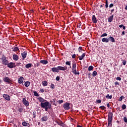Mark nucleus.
<instances>
[{
  "label": "nucleus",
  "mask_w": 127,
  "mask_h": 127,
  "mask_svg": "<svg viewBox=\"0 0 127 127\" xmlns=\"http://www.w3.org/2000/svg\"><path fill=\"white\" fill-rule=\"evenodd\" d=\"M108 0H106V2H105V7L106 8H108L109 7V4L108 3Z\"/></svg>",
  "instance_id": "nucleus-34"
},
{
  "label": "nucleus",
  "mask_w": 127,
  "mask_h": 127,
  "mask_svg": "<svg viewBox=\"0 0 127 127\" xmlns=\"http://www.w3.org/2000/svg\"><path fill=\"white\" fill-rule=\"evenodd\" d=\"M21 56L22 57V59L24 60L26 58V56H27V52H24L23 53H21Z\"/></svg>",
  "instance_id": "nucleus-11"
},
{
  "label": "nucleus",
  "mask_w": 127,
  "mask_h": 127,
  "mask_svg": "<svg viewBox=\"0 0 127 127\" xmlns=\"http://www.w3.org/2000/svg\"><path fill=\"white\" fill-rule=\"evenodd\" d=\"M98 75V72L96 71H94L92 73V76L93 77H96Z\"/></svg>",
  "instance_id": "nucleus-30"
},
{
  "label": "nucleus",
  "mask_w": 127,
  "mask_h": 127,
  "mask_svg": "<svg viewBox=\"0 0 127 127\" xmlns=\"http://www.w3.org/2000/svg\"><path fill=\"white\" fill-rule=\"evenodd\" d=\"M88 75H92L91 73H88Z\"/></svg>",
  "instance_id": "nucleus-63"
},
{
  "label": "nucleus",
  "mask_w": 127,
  "mask_h": 127,
  "mask_svg": "<svg viewBox=\"0 0 127 127\" xmlns=\"http://www.w3.org/2000/svg\"><path fill=\"white\" fill-rule=\"evenodd\" d=\"M124 99H125V96H122L119 98V101H120V102H122Z\"/></svg>",
  "instance_id": "nucleus-33"
},
{
  "label": "nucleus",
  "mask_w": 127,
  "mask_h": 127,
  "mask_svg": "<svg viewBox=\"0 0 127 127\" xmlns=\"http://www.w3.org/2000/svg\"><path fill=\"white\" fill-rule=\"evenodd\" d=\"M35 65L37 67H39V66H40V63H39V62L37 63Z\"/></svg>",
  "instance_id": "nucleus-42"
},
{
  "label": "nucleus",
  "mask_w": 127,
  "mask_h": 127,
  "mask_svg": "<svg viewBox=\"0 0 127 127\" xmlns=\"http://www.w3.org/2000/svg\"><path fill=\"white\" fill-rule=\"evenodd\" d=\"M125 9L127 10V5L125 7Z\"/></svg>",
  "instance_id": "nucleus-60"
},
{
  "label": "nucleus",
  "mask_w": 127,
  "mask_h": 127,
  "mask_svg": "<svg viewBox=\"0 0 127 127\" xmlns=\"http://www.w3.org/2000/svg\"><path fill=\"white\" fill-rule=\"evenodd\" d=\"M77 67V65L76 64V63H72V66L71 69H76Z\"/></svg>",
  "instance_id": "nucleus-29"
},
{
  "label": "nucleus",
  "mask_w": 127,
  "mask_h": 127,
  "mask_svg": "<svg viewBox=\"0 0 127 127\" xmlns=\"http://www.w3.org/2000/svg\"><path fill=\"white\" fill-rule=\"evenodd\" d=\"M107 107L108 108H110V104L108 103V104H107Z\"/></svg>",
  "instance_id": "nucleus-57"
},
{
  "label": "nucleus",
  "mask_w": 127,
  "mask_h": 127,
  "mask_svg": "<svg viewBox=\"0 0 127 127\" xmlns=\"http://www.w3.org/2000/svg\"><path fill=\"white\" fill-rule=\"evenodd\" d=\"M41 108L45 109L46 112H47L48 109H51V104L49 103V102L46 100L43 103H41Z\"/></svg>",
  "instance_id": "nucleus-2"
},
{
  "label": "nucleus",
  "mask_w": 127,
  "mask_h": 127,
  "mask_svg": "<svg viewBox=\"0 0 127 127\" xmlns=\"http://www.w3.org/2000/svg\"><path fill=\"white\" fill-rule=\"evenodd\" d=\"M17 111H18L19 113H22L23 112V108L18 107Z\"/></svg>",
  "instance_id": "nucleus-24"
},
{
  "label": "nucleus",
  "mask_w": 127,
  "mask_h": 127,
  "mask_svg": "<svg viewBox=\"0 0 127 127\" xmlns=\"http://www.w3.org/2000/svg\"><path fill=\"white\" fill-rule=\"evenodd\" d=\"M122 108L123 110H126V109H127V106L125 104H123L122 106Z\"/></svg>",
  "instance_id": "nucleus-37"
},
{
  "label": "nucleus",
  "mask_w": 127,
  "mask_h": 127,
  "mask_svg": "<svg viewBox=\"0 0 127 127\" xmlns=\"http://www.w3.org/2000/svg\"><path fill=\"white\" fill-rule=\"evenodd\" d=\"M113 11H115V9H113L111 10V12H113Z\"/></svg>",
  "instance_id": "nucleus-59"
},
{
  "label": "nucleus",
  "mask_w": 127,
  "mask_h": 127,
  "mask_svg": "<svg viewBox=\"0 0 127 127\" xmlns=\"http://www.w3.org/2000/svg\"><path fill=\"white\" fill-rule=\"evenodd\" d=\"M85 56H86V54L83 53L81 56L79 57V60H83Z\"/></svg>",
  "instance_id": "nucleus-20"
},
{
  "label": "nucleus",
  "mask_w": 127,
  "mask_h": 127,
  "mask_svg": "<svg viewBox=\"0 0 127 127\" xmlns=\"http://www.w3.org/2000/svg\"><path fill=\"white\" fill-rule=\"evenodd\" d=\"M22 126H23V127H28V126H29V123L23 122L22 123Z\"/></svg>",
  "instance_id": "nucleus-23"
},
{
  "label": "nucleus",
  "mask_w": 127,
  "mask_h": 127,
  "mask_svg": "<svg viewBox=\"0 0 127 127\" xmlns=\"http://www.w3.org/2000/svg\"><path fill=\"white\" fill-rule=\"evenodd\" d=\"M30 67H32V64H28L25 65L26 69H28V68H30Z\"/></svg>",
  "instance_id": "nucleus-22"
},
{
  "label": "nucleus",
  "mask_w": 127,
  "mask_h": 127,
  "mask_svg": "<svg viewBox=\"0 0 127 127\" xmlns=\"http://www.w3.org/2000/svg\"><path fill=\"white\" fill-rule=\"evenodd\" d=\"M37 99L40 103H44V102H46V100L42 98V97H38Z\"/></svg>",
  "instance_id": "nucleus-17"
},
{
  "label": "nucleus",
  "mask_w": 127,
  "mask_h": 127,
  "mask_svg": "<svg viewBox=\"0 0 127 127\" xmlns=\"http://www.w3.org/2000/svg\"><path fill=\"white\" fill-rule=\"evenodd\" d=\"M99 108L103 110H106V107H105V106H100L99 107Z\"/></svg>",
  "instance_id": "nucleus-40"
},
{
  "label": "nucleus",
  "mask_w": 127,
  "mask_h": 127,
  "mask_svg": "<svg viewBox=\"0 0 127 127\" xmlns=\"http://www.w3.org/2000/svg\"><path fill=\"white\" fill-rule=\"evenodd\" d=\"M100 12H101V10H100Z\"/></svg>",
  "instance_id": "nucleus-64"
},
{
  "label": "nucleus",
  "mask_w": 127,
  "mask_h": 127,
  "mask_svg": "<svg viewBox=\"0 0 127 127\" xmlns=\"http://www.w3.org/2000/svg\"><path fill=\"white\" fill-rule=\"evenodd\" d=\"M109 41L110 40L109 39V38H103L102 39V42H105L106 43H108V42H109Z\"/></svg>",
  "instance_id": "nucleus-14"
},
{
  "label": "nucleus",
  "mask_w": 127,
  "mask_h": 127,
  "mask_svg": "<svg viewBox=\"0 0 127 127\" xmlns=\"http://www.w3.org/2000/svg\"><path fill=\"white\" fill-rule=\"evenodd\" d=\"M33 118H36V114L35 112L33 113Z\"/></svg>",
  "instance_id": "nucleus-51"
},
{
  "label": "nucleus",
  "mask_w": 127,
  "mask_h": 127,
  "mask_svg": "<svg viewBox=\"0 0 127 127\" xmlns=\"http://www.w3.org/2000/svg\"><path fill=\"white\" fill-rule=\"evenodd\" d=\"M63 107L64 110L68 111V110H70V103L66 102L64 104Z\"/></svg>",
  "instance_id": "nucleus-5"
},
{
  "label": "nucleus",
  "mask_w": 127,
  "mask_h": 127,
  "mask_svg": "<svg viewBox=\"0 0 127 127\" xmlns=\"http://www.w3.org/2000/svg\"><path fill=\"white\" fill-rule=\"evenodd\" d=\"M40 62L42 64H48V61H47V60H41Z\"/></svg>",
  "instance_id": "nucleus-21"
},
{
  "label": "nucleus",
  "mask_w": 127,
  "mask_h": 127,
  "mask_svg": "<svg viewBox=\"0 0 127 127\" xmlns=\"http://www.w3.org/2000/svg\"><path fill=\"white\" fill-rule=\"evenodd\" d=\"M94 69V67L92 65L89 66L88 70V71H92Z\"/></svg>",
  "instance_id": "nucleus-32"
},
{
  "label": "nucleus",
  "mask_w": 127,
  "mask_h": 127,
  "mask_svg": "<svg viewBox=\"0 0 127 127\" xmlns=\"http://www.w3.org/2000/svg\"><path fill=\"white\" fill-rule=\"evenodd\" d=\"M72 59H75V58H76V54H73L72 56Z\"/></svg>",
  "instance_id": "nucleus-45"
},
{
  "label": "nucleus",
  "mask_w": 127,
  "mask_h": 127,
  "mask_svg": "<svg viewBox=\"0 0 127 127\" xmlns=\"http://www.w3.org/2000/svg\"><path fill=\"white\" fill-rule=\"evenodd\" d=\"M123 120H124L125 123H127V117H124Z\"/></svg>",
  "instance_id": "nucleus-41"
},
{
  "label": "nucleus",
  "mask_w": 127,
  "mask_h": 127,
  "mask_svg": "<svg viewBox=\"0 0 127 127\" xmlns=\"http://www.w3.org/2000/svg\"><path fill=\"white\" fill-rule=\"evenodd\" d=\"M82 47H79V48H78V51L79 52H81L82 51Z\"/></svg>",
  "instance_id": "nucleus-44"
},
{
  "label": "nucleus",
  "mask_w": 127,
  "mask_h": 127,
  "mask_svg": "<svg viewBox=\"0 0 127 127\" xmlns=\"http://www.w3.org/2000/svg\"><path fill=\"white\" fill-rule=\"evenodd\" d=\"M23 80H24V78H23V77L21 76L18 79V83H19V84H22V83H23Z\"/></svg>",
  "instance_id": "nucleus-16"
},
{
  "label": "nucleus",
  "mask_w": 127,
  "mask_h": 127,
  "mask_svg": "<svg viewBox=\"0 0 127 127\" xmlns=\"http://www.w3.org/2000/svg\"><path fill=\"white\" fill-rule=\"evenodd\" d=\"M126 64H127V61H123V64L124 65H125Z\"/></svg>",
  "instance_id": "nucleus-48"
},
{
  "label": "nucleus",
  "mask_w": 127,
  "mask_h": 127,
  "mask_svg": "<svg viewBox=\"0 0 127 127\" xmlns=\"http://www.w3.org/2000/svg\"><path fill=\"white\" fill-rule=\"evenodd\" d=\"M122 27H123L124 30H125L126 29V26H123Z\"/></svg>",
  "instance_id": "nucleus-58"
},
{
  "label": "nucleus",
  "mask_w": 127,
  "mask_h": 127,
  "mask_svg": "<svg viewBox=\"0 0 127 127\" xmlns=\"http://www.w3.org/2000/svg\"><path fill=\"white\" fill-rule=\"evenodd\" d=\"M34 95L36 96V97H39V94H38V93H37V92L36 91H34Z\"/></svg>",
  "instance_id": "nucleus-35"
},
{
  "label": "nucleus",
  "mask_w": 127,
  "mask_h": 127,
  "mask_svg": "<svg viewBox=\"0 0 127 127\" xmlns=\"http://www.w3.org/2000/svg\"><path fill=\"white\" fill-rule=\"evenodd\" d=\"M56 79L57 81H59V80H60V77L57 76Z\"/></svg>",
  "instance_id": "nucleus-50"
},
{
  "label": "nucleus",
  "mask_w": 127,
  "mask_h": 127,
  "mask_svg": "<svg viewBox=\"0 0 127 127\" xmlns=\"http://www.w3.org/2000/svg\"><path fill=\"white\" fill-rule=\"evenodd\" d=\"M51 70L52 72L59 73L60 71H66L67 70V66H58L57 67L52 68Z\"/></svg>",
  "instance_id": "nucleus-1"
},
{
  "label": "nucleus",
  "mask_w": 127,
  "mask_h": 127,
  "mask_svg": "<svg viewBox=\"0 0 127 127\" xmlns=\"http://www.w3.org/2000/svg\"><path fill=\"white\" fill-rule=\"evenodd\" d=\"M0 63L2 64V65H4L5 66H6L7 65V64L8 63V60L6 59V57H5L4 55H3L0 59Z\"/></svg>",
  "instance_id": "nucleus-4"
},
{
  "label": "nucleus",
  "mask_w": 127,
  "mask_h": 127,
  "mask_svg": "<svg viewBox=\"0 0 127 127\" xmlns=\"http://www.w3.org/2000/svg\"><path fill=\"white\" fill-rule=\"evenodd\" d=\"M51 89H52V90H54V89H55V86H54V84H51Z\"/></svg>",
  "instance_id": "nucleus-39"
},
{
  "label": "nucleus",
  "mask_w": 127,
  "mask_h": 127,
  "mask_svg": "<svg viewBox=\"0 0 127 127\" xmlns=\"http://www.w3.org/2000/svg\"><path fill=\"white\" fill-rule=\"evenodd\" d=\"M40 92H41V93H44V89H40Z\"/></svg>",
  "instance_id": "nucleus-52"
},
{
  "label": "nucleus",
  "mask_w": 127,
  "mask_h": 127,
  "mask_svg": "<svg viewBox=\"0 0 127 127\" xmlns=\"http://www.w3.org/2000/svg\"><path fill=\"white\" fill-rule=\"evenodd\" d=\"M71 72L74 74V75H79L80 74V72H79L78 71H77L76 68H72L71 70Z\"/></svg>",
  "instance_id": "nucleus-10"
},
{
  "label": "nucleus",
  "mask_w": 127,
  "mask_h": 127,
  "mask_svg": "<svg viewBox=\"0 0 127 127\" xmlns=\"http://www.w3.org/2000/svg\"><path fill=\"white\" fill-rule=\"evenodd\" d=\"M106 99H112V95H109V94H108L106 96Z\"/></svg>",
  "instance_id": "nucleus-36"
},
{
  "label": "nucleus",
  "mask_w": 127,
  "mask_h": 127,
  "mask_svg": "<svg viewBox=\"0 0 127 127\" xmlns=\"http://www.w3.org/2000/svg\"><path fill=\"white\" fill-rule=\"evenodd\" d=\"M109 40L111 41V42H116V41L115 40V38H114V37L112 36L109 37Z\"/></svg>",
  "instance_id": "nucleus-26"
},
{
  "label": "nucleus",
  "mask_w": 127,
  "mask_h": 127,
  "mask_svg": "<svg viewBox=\"0 0 127 127\" xmlns=\"http://www.w3.org/2000/svg\"><path fill=\"white\" fill-rule=\"evenodd\" d=\"M113 6H114V4L113 3H111L109 5L110 8H111V7H113Z\"/></svg>",
  "instance_id": "nucleus-49"
},
{
  "label": "nucleus",
  "mask_w": 127,
  "mask_h": 127,
  "mask_svg": "<svg viewBox=\"0 0 127 127\" xmlns=\"http://www.w3.org/2000/svg\"><path fill=\"white\" fill-rule=\"evenodd\" d=\"M65 65H68L71 68V62L67 61L65 62Z\"/></svg>",
  "instance_id": "nucleus-31"
},
{
  "label": "nucleus",
  "mask_w": 127,
  "mask_h": 127,
  "mask_svg": "<svg viewBox=\"0 0 127 127\" xmlns=\"http://www.w3.org/2000/svg\"><path fill=\"white\" fill-rule=\"evenodd\" d=\"M24 85L25 87H29L30 86V82L29 81H26L25 82Z\"/></svg>",
  "instance_id": "nucleus-27"
},
{
  "label": "nucleus",
  "mask_w": 127,
  "mask_h": 127,
  "mask_svg": "<svg viewBox=\"0 0 127 127\" xmlns=\"http://www.w3.org/2000/svg\"><path fill=\"white\" fill-rule=\"evenodd\" d=\"M3 81H4L5 83H8V84H9V83H10L11 80L10 79H9V78L5 77L3 78Z\"/></svg>",
  "instance_id": "nucleus-9"
},
{
  "label": "nucleus",
  "mask_w": 127,
  "mask_h": 127,
  "mask_svg": "<svg viewBox=\"0 0 127 127\" xmlns=\"http://www.w3.org/2000/svg\"><path fill=\"white\" fill-rule=\"evenodd\" d=\"M125 31H123L121 35H125Z\"/></svg>",
  "instance_id": "nucleus-56"
},
{
  "label": "nucleus",
  "mask_w": 127,
  "mask_h": 127,
  "mask_svg": "<svg viewBox=\"0 0 127 127\" xmlns=\"http://www.w3.org/2000/svg\"><path fill=\"white\" fill-rule=\"evenodd\" d=\"M116 80L118 81H121L122 80V78L120 76H118L116 78Z\"/></svg>",
  "instance_id": "nucleus-43"
},
{
  "label": "nucleus",
  "mask_w": 127,
  "mask_h": 127,
  "mask_svg": "<svg viewBox=\"0 0 127 127\" xmlns=\"http://www.w3.org/2000/svg\"><path fill=\"white\" fill-rule=\"evenodd\" d=\"M48 120V117L47 116H44L41 118L42 122H46Z\"/></svg>",
  "instance_id": "nucleus-13"
},
{
  "label": "nucleus",
  "mask_w": 127,
  "mask_h": 127,
  "mask_svg": "<svg viewBox=\"0 0 127 127\" xmlns=\"http://www.w3.org/2000/svg\"><path fill=\"white\" fill-rule=\"evenodd\" d=\"M42 85L44 87H46V86L48 85V83H47V81H44L42 82Z\"/></svg>",
  "instance_id": "nucleus-28"
},
{
  "label": "nucleus",
  "mask_w": 127,
  "mask_h": 127,
  "mask_svg": "<svg viewBox=\"0 0 127 127\" xmlns=\"http://www.w3.org/2000/svg\"><path fill=\"white\" fill-rule=\"evenodd\" d=\"M106 97H103L102 99V101L103 102H106Z\"/></svg>",
  "instance_id": "nucleus-53"
},
{
  "label": "nucleus",
  "mask_w": 127,
  "mask_h": 127,
  "mask_svg": "<svg viewBox=\"0 0 127 127\" xmlns=\"http://www.w3.org/2000/svg\"><path fill=\"white\" fill-rule=\"evenodd\" d=\"M101 102L102 101H101V100L100 99L97 100V103H98V104H101Z\"/></svg>",
  "instance_id": "nucleus-46"
},
{
  "label": "nucleus",
  "mask_w": 127,
  "mask_h": 127,
  "mask_svg": "<svg viewBox=\"0 0 127 127\" xmlns=\"http://www.w3.org/2000/svg\"><path fill=\"white\" fill-rule=\"evenodd\" d=\"M123 26H124V25H123V24H121V25H119V27L120 28H122V27H123Z\"/></svg>",
  "instance_id": "nucleus-55"
},
{
  "label": "nucleus",
  "mask_w": 127,
  "mask_h": 127,
  "mask_svg": "<svg viewBox=\"0 0 127 127\" xmlns=\"http://www.w3.org/2000/svg\"><path fill=\"white\" fill-rule=\"evenodd\" d=\"M57 124H58L59 126H61V127H64V124H63V122H62V121L57 122Z\"/></svg>",
  "instance_id": "nucleus-25"
},
{
  "label": "nucleus",
  "mask_w": 127,
  "mask_h": 127,
  "mask_svg": "<svg viewBox=\"0 0 127 127\" xmlns=\"http://www.w3.org/2000/svg\"><path fill=\"white\" fill-rule=\"evenodd\" d=\"M22 103L25 107H28V106H29V102H28L25 98L22 99Z\"/></svg>",
  "instance_id": "nucleus-7"
},
{
  "label": "nucleus",
  "mask_w": 127,
  "mask_h": 127,
  "mask_svg": "<svg viewBox=\"0 0 127 127\" xmlns=\"http://www.w3.org/2000/svg\"><path fill=\"white\" fill-rule=\"evenodd\" d=\"M92 22H93L94 23H97V22H98V21L97 20V18L96 17V16L95 15H92Z\"/></svg>",
  "instance_id": "nucleus-12"
},
{
  "label": "nucleus",
  "mask_w": 127,
  "mask_h": 127,
  "mask_svg": "<svg viewBox=\"0 0 127 127\" xmlns=\"http://www.w3.org/2000/svg\"><path fill=\"white\" fill-rule=\"evenodd\" d=\"M106 36H108V34L105 33L101 35V37H105Z\"/></svg>",
  "instance_id": "nucleus-38"
},
{
  "label": "nucleus",
  "mask_w": 127,
  "mask_h": 127,
  "mask_svg": "<svg viewBox=\"0 0 127 127\" xmlns=\"http://www.w3.org/2000/svg\"><path fill=\"white\" fill-rule=\"evenodd\" d=\"M58 103H59V104H62L63 103V100H59Z\"/></svg>",
  "instance_id": "nucleus-47"
},
{
  "label": "nucleus",
  "mask_w": 127,
  "mask_h": 127,
  "mask_svg": "<svg viewBox=\"0 0 127 127\" xmlns=\"http://www.w3.org/2000/svg\"><path fill=\"white\" fill-rule=\"evenodd\" d=\"M6 65L7 66L8 68H14L15 67V63L12 62H11L10 63H8Z\"/></svg>",
  "instance_id": "nucleus-6"
},
{
  "label": "nucleus",
  "mask_w": 127,
  "mask_h": 127,
  "mask_svg": "<svg viewBox=\"0 0 127 127\" xmlns=\"http://www.w3.org/2000/svg\"><path fill=\"white\" fill-rule=\"evenodd\" d=\"M108 22H112L113 19H114V15L110 16L108 18Z\"/></svg>",
  "instance_id": "nucleus-19"
},
{
  "label": "nucleus",
  "mask_w": 127,
  "mask_h": 127,
  "mask_svg": "<svg viewBox=\"0 0 127 127\" xmlns=\"http://www.w3.org/2000/svg\"><path fill=\"white\" fill-rule=\"evenodd\" d=\"M108 127H112V122H113V113L110 112L108 114Z\"/></svg>",
  "instance_id": "nucleus-3"
},
{
  "label": "nucleus",
  "mask_w": 127,
  "mask_h": 127,
  "mask_svg": "<svg viewBox=\"0 0 127 127\" xmlns=\"http://www.w3.org/2000/svg\"><path fill=\"white\" fill-rule=\"evenodd\" d=\"M53 61H55V59H53Z\"/></svg>",
  "instance_id": "nucleus-62"
},
{
  "label": "nucleus",
  "mask_w": 127,
  "mask_h": 127,
  "mask_svg": "<svg viewBox=\"0 0 127 127\" xmlns=\"http://www.w3.org/2000/svg\"><path fill=\"white\" fill-rule=\"evenodd\" d=\"M19 59V58L18 57L17 55L14 54L13 55V60H14V61H17Z\"/></svg>",
  "instance_id": "nucleus-15"
},
{
  "label": "nucleus",
  "mask_w": 127,
  "mask_h": 127,
  "mask_svg": "<svg viewBox=\"0 0 127 127\" xmlns=\"http://www.w3.org/2000/svg\"><path fill=\"white\" fill-rule=\"evenodd\" d=\"M2 96L6 101H10V96H9V95L4 94Z\"/></svg>",
  "instance_id": "nucleus-8"
},
{
  "label": "nucleus",
  "mask_w": 127,
  "mask_h": 127,
  "mask_svg": "<svg viewBox=\"0 0 127 127\" xmlns=\"http://www.w3.org/2000/svg\"><path fill=\"white\" fill-rule=\"evenodd\" d=\"M11 49L14 52H16V51L19 50V49H18V47H13Z\"/></svg>",
  "instance_id": "nucleus-18"
},
{
  "label": "nucleus",
  "mask_w": 127,
  "mask_h": 127,
  "mask_svg": "<svg viewBox=\"0 0 127 127\" xmlns=\"http://www.w3.org/2000/svg\"><path fill=\"white\" fill-rule=\"evenodd\" d=\"M103 6H103V5H100V7H103Z\"/></svg>",
  "instance_id": "nucleus-61"
},
{
  "label": "nucleus",
  "mask_w": 127,
  "mask_h": 127,
  "mask_svg": "<svg viewBox=\"0 0 127 127\" xmlns=\"http://www.w3.org/2000/svg\"><path fill=\"white\" fill-rule=\"evenodd\" d=\"M115 85H119V83L118 82V81H116L115 82Z\"/></svg>",
  "instance_id": "nucleus-54"
}]
</instances>
